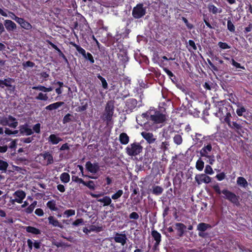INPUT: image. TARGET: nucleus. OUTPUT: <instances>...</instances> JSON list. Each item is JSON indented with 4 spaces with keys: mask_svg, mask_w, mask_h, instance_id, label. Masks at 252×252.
I'll list each match as a JSON object with an SVG mask.
<instances>
[{
    "mask_svg": "<svg viewBox=\"0 0 252 252\" xmlns=\"http://www.w3.org/2000/svg\"><path fill=\"white\" fill-rule=\"evenodd\" d=\"M174 228L178 231V235L181 237L186 229V226L183 223H176L174 225Z\"/></svg>",
    "mask_w": 252,
    "mask_h": 252,
    "instance_id": "obj_18",
    "label": "nucleus"
},
{
    "mask_svg": "<svg viewBox=\"0 0 252 252\" xmlns=\"http://www.w3.org/2000/svg\"><path fill=\"white\" fill-rule=\"evenodd\" d=\"M86 167L89 171L93 173H96L99 169V166L97 163L93 164L90 161L86 162Z\"/></svg>",
    "mask_w": 252,
    "mask_h": 252,
    "instance_id": "obj_12",
    "label": "nucleus"
},
{
    "mask_svg": "<svg viewBox=\"0 0 252 252\" xmlns=\"http://www.w3.org/2000/svg\"><path fill=\"white\" fill-rule=\"evenodd\" d=\"M246 111V109L244 106H241L236 110V113L239 116H242L243 113Z\"/></svg>",
    "mask_w": 252,
    "mask_h": 252,
    "instance_id": "obj_46",
    "label": "nucleus"
},
{
    "mask_svg": "<svg viewBox=\"0 0 252 252\" xmlns=\"http://www.w3.org/2000/svg\"><path fill=\"white\" fill-rule=\"evenodd\" d=\"M63 103H64L63 102H57L56 103H52L51 104H50V105L47 106L45 107V109L46 110H55V109H57V108H58L59 107H60L62 105H63Z\"/></svg>",
    "mask_w": 252,
    "mask_h": 252,
    "instance_id": "obj_22",
    "label": "nucleus"
},
{
    "mask_svg": "<svg viewBox=\"0 0 252 252\" xmlns=\"http://www.w3.org/2000/svg\"><path fill=\"white\" fill-rule=\"evenodd\" d=\"M129 217L130 219L138 220L139 219V215L136 212L131 213Z\"/></svg>",
    "mask_w": 252,
    "mask_h": 252,
    "instance_id": "obj_57",
    "label": "nucleus"
},
{
    "mask_svg": "<svg viewBox=\"0 0 252 252\" xmlns=\"http://www.w3.org/2000/svg\"><path fill=\"white\" fill-rule=\"evenodd\" d=\"M237 184L242 187L246 188L248 186V182L246 179L243 177H239L237 179Z\"/></svg>",
    "mask_w": 252,
    "mask_h": 252,
    "instance_id": "obj_27",
    "label": "nucleus"
},
{
    "mask_svg": "<svg viewBox=\"0 0 252 252\" xmlns=\"http://www.w3.org/2000/svg\"><path fill=\"white\" fill-rule=\"evenodd\" d=\"M118 46H120L118 49L121 50V48L123 47V44H121ZM117 56L120 62H121V63H126L129 61V58L127 56L126 52L124 51H120V52L117 54Z\"/></svg>",
    "mask_w": 252,
    "mask_h": 252,
    "instance_id": "obj_11",
    "label": "nucleus"
},
{
    "mask_svg": "<svg viewBox=\"0 0 252 252\" xmlns=\"http://www.w3.org/2000/svg\"><path fill=\"white\" fill-rule=\"evenodd\" d=\"M14 196H15L14 201L18 203H21L26 196V194L22 190H18L15 192Z\"/></svg>",
    "mask_w": 252,
    "mask_h": 252,
    "instance_id": "obj_15",
    "label": "nucleus"
},
{
    "mask_svg": "<svg viewBox=\"0 0 252 252\" xmlns=\"http://www.w3.org/2000/svg\"><path fill=\"white\" fill-rule=\"evenodd\" d=\"M97 77L101 81L103 88L104 89H107L108 85L106 80L101 76L99 74H97Z\"/></svg>",
    "mask_w": 252,
    "mask_h": 252,
    "instance_id": "obj_40",
    "label": "nucleus"
},
{
    "mask_svg": "<svg viewBox=\"0 0 252 252\" xmlns=\"http://www.w3.org/2000/svg\"><path fill=\"white\" fill-rule=\"evenodd\" d=\"M0 125L3 126H8L12 128H16L18 125V122L15 118L11 115L0 116Z\"/></svg>",
    "mask_w": 252,
    "mask_h": 252,
    "instance_id": "obj_3",
    "label": "nucleus"
},
{
    "mask_svg": "<svg viewBox=\"0 0 252 252\" xmlns=\"http://www.w3.org/2000/svg\"><path fill=\"white\" fill-rule=\"evenodd\" d=\"M55 50L60 58H63V59H64L65 60V61L66 62V63H68L67 59H66L65 56L64 55V54L62 52V51L58 47H57V48H56V49H55Z\"/></svg>",
    "mask_w": 252,
    "mask_h": 252,
    "instance_id": "obj_42",
    "label": "nucleus"
},
{
    "mask_svg": "<svg viewBox=\"0 0 252 252\" xmlns=\"http://www.w3.org/2000/svg\"><path fill=\"white\" fill-rule=\"evenodd\" d=\"M221 58H223L224 59L227 60L230 62H232L231 63H238L237 62H235L234 60L233 59L232 56H229V57H226L225 55L224 54L223 55H221Z\"/></svg>",
    "mask_w": 252,
    "mask_h": 252,
    "instance_id": "obj_52",
    "label": "nucleus"
},
{
    "mask_svg": "<svg viewBox=\"0 0 252 252\" xmlns=\"http://www.w3.org/2000/svg\"><path fill=\"white\" fill-rule=\"evenodd\" d=\"M212 150V146L211 145H208L202 148L200 151V154L201 156L206 157L209 152Z\"/></svg>",
    "mask_w": 252,
    "mask_h": 252,
    "instance_id": "obj_28",
    "label": "nucleus"
},
{
    "mask_svg": "<svg viewBox=\"0 0 252 252\" xmlns=\"http://www.w3.org/2000/svg\"><path fill=\"white\" fill-rule=\"evenodd\" d=\"M9 13L10 14V16L11 19L15 21L18 23L19 21V20H20L21 18L18 17L12 12L9 11Z\"/></svg>",
    "mask_w": 252,
    "mask_h": 252,
    "instance_id": "obj_49",
    "label": "nucleus"
},
{
    "mask_svg": "<svg viewBox=\"0 0 252 252\" xmlns=\"http://www.w3.org/2000/svg\"><path fill=\"white\" fill-rule=\"evenodd\" d=\"M13 82L11 78L5 79L4 80H0V87L3 88L4 86L11 87Z\"/></svg>",
    "mask_w": 252,
    "mask_h": 252,
    "instance_id": "obj_26",
    "label": "nucleus"
},
{
    "mask_svg": "<svg viewBox=\"0 0 252 252\" xmlns=\"http://www.w3.org/2000/svg\"><path fill=\"white\" fill-rule=\"evenodd\" d=\"M150 114H151L150 112H147L145 113H143L141 116L137 117L136 121H137V123L139 125L142 126V123H139L140 119H146V120H148V117H149V115H150Z\"/></svg>",
    "mask_w": 252,
    "mask_h": 252,
    "instance_id": "obj_33",
    "label": "nucleus"
},
{
    "mask_svg": "<svg viewBox=\"0 0 252 252\" xmlns=\"http://www.w3.org/2000/svg\"><path fill=\"white\" fill-rule=\"evenodd\" d=\"M49 222L50 224H52L54 226H58L60 228H63V225L60 223L59 221L55 219L53 216H50L48 218Z\"/></svg>",
    "mask_w": 252,
    "mask_h": 252,
    "instance_id": "obj_25",
    "label": "nucleus"
},
{
    "mask_svg": "<svg viewBox=\"0 0 252 252\" xmlns=\"http://www.w3.org/2000/svg\"><path fill=\"white\" fill-rule=\"evenodd\" d=\"M64 215L66 216V217H69L70 216H73L75 214V211L74 210H67L64 211Z\"/></svg>",
    "mask_w": 252,
    "mask_h": 252,
    "instance_id": "obj_48",
    "label": "nucleus"
},
{
    "mask_svg": "<svg viewBox=\"0 0 252 252\" xmlns=\"http://www.w3.org/2000/svg\"><path fill=\"white\" fill-rule=\"evenodd\" d=\"M128 156H135L138 155L142 150V147L137 143H134L128 145L126 149Z\"/></svg>",
    "mask_w": 252,
    "mask_h": 252,
    "instance_id": "obj_5",
    "label": "nucleus"
},
{
    "mask_svg": "<svg viewBox=\"0 0 252 252\" xmlns=\"http://www.w3.org/2000/svg\"><path fill=\"white\" fill-rule=\"evenodd\" d=\"M71 115L69 114H66L63 119V123L65 124L71 121Z\"/></svg>",
    "mask_w": 252,
    "mask_h": 252,
    "instance_id": "obj_55",
    "label": "nucleus"
},
{
    "mask_svg": "<svg viewBox=\"0 0 252 252\" xmlns=\"http://www.w3.org/2000/svg\"><path fill=\"white\" fill-rule=\"evenodd\" d=\"M204 22L205 23V25L210 29H215V27H214L213 25H211L209 21V19L206 17H204Z\"/></svg>",
    "mask_w": 252,
    "mask_h": 252,
    "instance_id": "obj_51",
    "label": "nucleus"
},
{
    "mask_svg": "<svg viewBox=\"0 0 252 252\" xmlns=\"http://www.w3.org/2000/svg\"><path fill=\"white\" fill-rule=\"evenodd\" d=\"M166 119V116L158 111L155 112L154 114H150V120L156 124L162 123Z\"/></svg>",
    "mask_w": 252,
    "mask_h": 252,
    "instance_id": "obj_8",
    "label": "nucleus"
},
{
    "mask_svg": "<svg viewBox=\"0 0 252 252\" xmlns=\"http://www.w3.org/2000/svg\"><path fill=\"white\" fill-rule=\"evenodd\" d=\"M174 142L177 145H180L182 143V136L179 134H176L173 138Z\"/></svg>",
    "mask_w": 252,
    "mask_h": 252,
    "instance_id": "obj_41",
    "label": "nucleus"
},
{
    "mask_svg": "<svg viewBox=\"0 0 252 252\" xmlns=\"http://www.w3.org/2000/svg\"><path fill=\"white\" fill-rule=\"evenodd\" d=\"M34 208L32 207L31 205H30L26 210L25 212L28 214H30L32 212Z\"/></svg>",
    "mask_w": 252,
    "mask_h": 252,
    "instance_id": "obj_63",
    "label": "nucleus"
},
{
    "mask_svg": "<svg viewBox=\"0 0 252 252\" xmlns=\"http://www.w3.org/2000/svg\"><path fill=\"white\" fill-rule=\"evenodd\" d=\"M70 45L74 47L76 52L75 55L79 58L84 60L85 62H89L90 63H94V61L93 55L90 52L81 47L80 45L76 44L74 42H70Z\"/></svg>",
    "mask_w": 252,
    "mask_h": 252,
    "instance_id": "obj_2",
    "label": "nucleus"
},
{
    "mask_svg": "<svg viewBox=\"0 0 252 252\" xmlns=\"http://www.w3.org/2000/svg\"><path fill=\"white\" fill-rule=\"evenodd\" d=\"M4 25L8 32L14 31L16 30V24L10 20H5L4 21Z\"/></svg>",
    "mask_w": 252,
    "mask_h": 252,
    "instance_id": "obj_13",
    "label": "nucleus"
},
{
    "mask_svg": "<svg viewBox=\"0 0 252 252\" xmlns=\"http://www.w3.org/2000/svg\"><path fill=\"white\" fill-rule=\"evenodd\" d=\"M114 104L112 102L109 101L107 103L103 117V120L107 121V124L112 120L114 113Z\"/></svg>",
    "mask_w": 252,
    "mask_h": 252,
    "instance_id": "obj_6",
    "label": "nucleus"
},
{
    "mask_svg": "<svg viewBox=\"0 0 252 252\" xmlns=\"http://www.w3.org/2000/svg\"><path fill=\"white\" fill-rule=\"evenodd\" d=\"M56 205L55 201L54 200L49 201L47 203V207L51 210L53 211L57 210V208L56 207Z\"/></svg>",
    "mask_w": 252,
    "mask_h": 252,
    "instance_id": "obj_38",
    "label": "nucleus"
},
{
    "mask_svg": "<svg viewBox=\"0 0 252 252\" xmlns=\"http://www.w3.org/2000/svg\"><path fill=\"white\" fill-rule=\"evenodd\" d=\"M18 23L20 25L22 28L25 30H30L32 28V25L24 18H21Z\"/></svg>",
    "mask_w": 252,
    "mask_h": 252,
    "instance_id": "obj_19",
    "label": "nucleus"
},
{
    "mask_svg": "<svg viewBox=\"0 0 252 252\" xmlns=\"http://www.w3.org/2000/svg\"><path fill=\"white\" fill-rule=\"evenodd\" d=\"M141 135L150 144L154 143L156 140V138L154 137V135L152 133L142 132Z\"/></svg>",
    "mask_w": 252,
    "mask_h": 252,
    "instance_id": "obj_17",
    "label": "nucleus"
},
{
    "mask_svg": "<svg viewBox=\"0 0 252 252\" xmlns=\"http://www.w3.org/2000/svg\"><path fill=\"white\" fill-rule=\"evenodd\" d=\"M210 227V225L205 223H200L197 225V229L200 231H205Z\"/></svg>",
    "mask_w": 252,
    "mask_h": 252,
    "instance_id": "obj_32",
    "label": "nucleus"
},
{
    "mask_svg": "<svg viewBox=\"0 0 252 252\" xmlns=\"http://www.w3.org/2000/svg\"><path fill=\"white\" fill-rule=\"evenodd\" d=\"M168 146H169V144L168 142H163L161 144L160 148L165 151L167 149Z\"/></svg>",
    "mask_w": 252,
    "mask_h": 252,
    "instance_id": "obj_60",
    "label": "nucleus"
},
{
    "mask_svg": "<svg viewBox=\"0 0 252 252\" xmlns=\"http://www.w3.org/2000/svg\"><path fill=\"white\" fill-rule=\"evenodd\" d=\"M49 97L46 94L40 93L38 95L35 97V99L40 100L46 101L48 99Z\"/></svg>",
    "mask_w": 252,
    "mask_h": 252,
    "instance_id": "obj_36",
    "label": "nucleus"
},
{
    "mask_svg": "<svg viewBox=\"0 0 252 252\" xmlns=\"http://www.w3.org/2000/svg\"><path fill=\"white\" fill-rule=\"evenodd\" d=\"M162 59H163L164 61H173L175 60L174 57H172V56L170 55H167V56H163L161 57Z\"/></svg>",
    "mask_w": 252,
    "mask_h": 252,
    "instance_id": "obj_53",
    "label": "nucleus"
},
{
    "mask_svg": "<svg viewBox=\"0 0 252 252\" xmlns=\"http://www.w3.org/2000/svg\"><path fill=\"white\" fill-rule=\"evenodd\" d=\"M189 50H192L196 51L197 50L196 45L194 41L192 40H189L188 42V45L187 46Z\"/></svg>",
    "mask_w": 252,
    "mask_h": 252,
    "instance_id": "obj_34",
    "label": "nucleus"
},
{
    "mask_svg": "<svg viewBox=\"0 0 252 252\" xmlns=\"http://www.w3.org/2000/svg\"><path fill=\"white\" fill-rule=\"evenodd\" d=\"M35 214L39 216H42L43 215V211L41 209H37L35 211Z\"/></svg>",
    "mask_w": 252,
    "mask_h": 252,
    "instance_id": "obj_64",
    "label": "nucleus"
},
{
    "mask_svg": "<svg viewBox=\"0 0 252 252\" xmlns=\"http://www.w3.org/2000/svg\"><path fill=\"white\" fill-rule=\"evenodd\" d=\"M32 89L35 90H39L43 92H45V87L44 86L39 85L37 86L32 87Z\"/></svg>",
    "mask_w": 252,
    "mask_h": 252,
    "instance_id": "obj_54",
    "label": "nucleus"
},
{
    "mask_svg": "<svg viewBox=\"0 0 252 252\" xmlns=\"http://www.w3.org/2000/svg\"><path fill=\"white\" fill-rule=\"evenodd\" d=\"M8 163L1 159H0V170L2 171V172H5L8 167Z\"/></svg>",
    "mask_w": 252,
    "mask_h": 252,
    "instance_id": "obj_37",
    "label": "nucleus"
},
{
    "mask_svg": "<svg viewBox=\"0 0 252 252\" xmlns=\"http://www.w3.org/2000/svg\"><path fill=\"white\" fill-rule=\"evenodd\" d=\"M39 156L40 158H42L41 162L43 165H48L54 162L53 156L49 152H45L41 153Z\"/></svg>",
    "mask_w": 252,
    "mask_h": 252,
    "instance_id": "obj_9",
    "label": "nucleus"
},
{
    "mask_svg": "<svg viewBox=\"0 0 252 252\" xmlns=\"http://www.w3.org/2000/svg\"><path fill=\"white\" fill-rule=\"evenodd\" d=\"M204 162L199 159L197 161L195 167L197 170L201 171L204 168Z\"/></svg>",
    "mask_w": 252,
    "mask_h": 252,
    "instance_id": "obj_39",
    "label": "nucleus"
},
{
    "mask_svg": "<svg viewBox=\"0 0 252 252\" xmlns=\"http://www.w3.org/2000/svg\"><path fill=\"white\" fill-rule=\"evenodd\" d=\"M60 179L64 183H68L70 180V176L67 173L64 172L61 175Z\"/></svg>",
    "mask_w": 252,
    "mask_h": 252,
    "instance_id": "obj_29",
    "label": "nucleus"
},
{
    "mask_svg": "<svg viewBox=\"0 0 252 252\" xmlns=\"http://www.w3.org/2000/svg\"><path fill=\"white\" fill-rule=\"evenodd\" d=\"M163 190V189L159 186H154L153 188V193L157 195L161 194Z\"/></svg>",
    "mask_w": 252,
    "mask_h": 252,
    "instance_id": "obj_35",
    "label": "nucleus"
},
{
    "mask_svg": "<svg viewBox=\"0 0 252 252\" xmlns=\"http://www.w3.org/2000/svg\"><path fill=\"white\" fill-rule=\"evenodd\" d=\"M123 194V191L121 189H119L116 193L112 195V199L114 200H117Z\"/></svg>",
    "mask_w": 252,
    "mask_h": 252,
    "instance_id": "obj_43",
    "label": "nucleus"
},
{
    "mask_svg": "<svg viewBox=\"0 0 252 252\" xmlns=\"http://www.w3.org/2000/svg\"><path fill=\"white\" fill-rule=\"evenodd\" d=\"M221 87L224 90V92H227V93H228V94L226 93H223L225 99H228L230 101H231L230 97H232V95H233V91H232V90L231 89H229V90L225 91L224 88H223V87L222 85H221Z\"/></svg>",
    "mask_w": 252,
    "mask_h": 252,
    "instance_id": "obj_31",
    "label": "nucleus"
},
{
    "mask_svg": "<svg viewBox=\"0 0 252 252\" xmlns=\"http://www.w3.org/2000/svg\"><path fill=\"white\" fill-rule=\"evenodd\" d=\"M225 100H221V114L224 115L223 123L227 124L230 128L238 132L242 126L236 122L238 117L232 106L229 104L225 106Z\"/></svg>",
    "mask_w": 252,
    "mask_h": 252,
    "instance_id": "obj_1",
    "label": "nucleus"
},
{
    "mask_svg": "<svg viewBox=\"0 0 252 252\" xmlns=\"http://www.w3.org/2000/svg\"><path fill=\"white\" fill-rule=\"evenodd\" d=\"M40 125L39 124H37L33 127V130L36 132L39 133L40 132Z\"/></svg>",
    "mask_w": 252,
    "mask_h": 252,
    "instance_id": "obj_62",
    "label": "nucleus"
},
{
    "mask_svg": "<svg viewBox=\"0 0 252 252\" xmlns=\"http://www.w3.org/2000/svg\"><path fill=\"white\" fill-rule=\"evenodd\" d=\"M221 193L225 195L226 199L229 200L234 205L237 206H239L240 205L239 196H237L234 193L226 189L222 190Z\"/></svg>",
    "mask_w": 252,
    "mask_h": 252,
    "instance_id": "obj_7",
    "label": "nucleus"
},
{
    "mask_svg": "<svg viewBox=\"0 0 252 252\" xmlns=\"http://www.w3.org/2000/svg\"><path fill=\"white\" fill-rule=\"evenodd\" d=\"M252 30V24L250 23L248 27H246L245 28V30L244 31V32L245 33H247L249 32H250Z\"/></svg>",
    "mask_w": 252,
    "mask_h": 252,
    "instance_id": "obj_58",
    "label": "nucleus"
},
{
    "mask_svg": "<svg viewBox=\"0 0 252 252\" xmlns=\"http://www.w3.org/2000/svg\"><path fill=\"white\" fill-rule=\"evenodd\" d=\"M83 222V220L82 219H79L76 220L75 221H74L72 223L73 225L77 226L80 224H82Z\"/></svg>",
    "mask_w": 252,
    "mask_h": 252,
    "instance_id": "obj_61",
    "label": "nucleus"
},
{
    "mask_svg": "<svg viewBox=\"0 0 252 252\" xmlns=\"http://www.w3.org/2000/svg\"><path fill=\"white\" fill-rule=\"evenodd\" d=\"M227 29L231 32H234L235 31V27L234 24L232 23L230 20L227 21Z\"/></svg>",
    "mask_w": 252,
    "mask_h": 252,
    "instance_id": "obj_45",
    "label": "nucleus"
},
{
    "mask_svg": "<svg viewBox=\"0 0 252 252\" xmlns=\"http://www.w3.org/2000/svg\"><path fill=\"white\" fill-rule=\"evenodd\" d=\"M26 230L28 232L34 234H39L40 233V231L38 229L32 226H27L26 228Z\"/></svg>",
    "mask_w": 252,
    "mask_h": 252,
    "instance_id": "obj_30",
    "label": "nucleus"
},
{
    "mask_svg": "<svg viewBox=\"0 0 252 252\" xmlns=\"http://www.w3.org/2000/svg\"><path fill=\"white\" fill-rule=\"evenodd\" d=\"M195 180L198 185L202 183L208 184L211 182V178L205 174L196 175Z\"/></svg>",
    "mask_w": 252,
    "mask_h": 252,
    "instance_id": "obj_10",
    "label": "nucleus"
},
{
    "mask_svg": "<svg viewBox=\"0 0 252 252\" xmlns=\"http://www.w3.org/2000/svg\"><path fill=\"white\" fill-rule=\"evenodd\" d=\"M83 185L88 187L90 189H94V182L92 181H90L87 183L85 182V183Z\"/></svg>",
    "mask_w": 252,
    "mask_h": 252,
    "instance_id": "obj_47",
    "label": "nucleus"
},
{
    "mask_svg": "<svg viewBox=\"0 0 252 252\" xmlns=\"http://www.w3.org/2000/svg\"><path fill=\"white\" fill-rule=\"evenodd\" d=\"M127 238L125 234L117 233L114 237V240L116 242L121 243L122 245L124 246L126 243Z\"/></svg>",
    "mask_w": 252,
    "mask_h": 252,
    "instance_id": "obj_16",
    "label": "nucleus"
},
{
    "mask_svg": "<svg viewBox=\"0 0 252 252\" xmlns=\"http://www.w3.org/2000/svg\"><path fill=\"white\" fill-rule=\"evenodd\" d=\"M97 201L103 203V206L110 205L111 207H114L113 205L111 204L112 200L109 196H105L102 198L98 199H97Z\"/></svg>",
    "mask_w": 252,
    "mask_h": 252,
    "instance_id": "obj_20",
    "label": "nucleus"
},
{
    "mask_svg": "<svg viewBox=\"0 0 252 252\" xmlns=\"http://www.w3.org/2000/svg\"><path fill=\"white\" fill-rule=\"evenodd\" d=\"M62 140V138L58 137L55 134H51L49 137V141L51 142L53 144H57Z\"/></svg>",
    "mask_w": 252,
    "mask_h": 252,
    "instance_id": "obj_24",
    "label": "nucleus"
},
{
    "mask_svg": "<svg viewBox=\"0 0 252 252\" xmlns=\"http://www.w3.org/2000/svg\"><path fill=\"white\" fill-rule=\"evenodd\" d=\"M19 131L21 134H25L26 135H29L32 133V130L25 125H23L20 126Z\"/></svg>",
    "mask_w": 252,
    "mask_h": 252,
    "instance_id": "obj_21",
    "label": "nucleus"
},
{
    "mask_svg": "<svg viewBox=\"0 0 252 252\" xmlns=\"http://www.w3.org/2000/svg\"><path fill=\"white\" fill-rule=\"evenodd\" d=\"M151 235L156 241V243L154 245V248L155 250H156L161 241V235L157 231L155 230L152 231Z\"/></svg>",
    "mask_w": 252,
    "mask_h": 252,
    "instance_id": "obj_14",
    "label": "nucleus"
},
{
    "mask_svg": "<svg viewBox=\"0 0 252 252\" xmlns=\"http://www.w3.org/2000/svg\"><path fill=\"white\" fill-rule=\"evenodd\" d=\"M182 20L185 23L189 30H190L193 28V25L192 24L189 23L186 18L182 17Z\"/></svg>",
    "mask_w": 252,
    "mask_h": 252,
    "instance_id": "obj_44",
    "label": "nucleus"
},
{
    "mask_svg": "<svg viewBox=\"0 0 252 252\" xmlns=\"http://www.w3.org/2000/svg\"><path fill=\"white\" fill-rule=\"evenodd\" d=\"M146 13V9L142 3H138L133 8L132 15L135 19H140Z\"/></svg>",
    "mask_w": 252,
    "mask_h": 252,
    "instance_id": "obj_4",
    "label": "nucleus"
},
{
    "mask_svg": "<svg viewBox=\"0 0 252 252\" xmlns=\"http://www.w3.org/2000/svg\"><path fill=\"white\" fill-rule=\"evenodd\" d=\"M119 140L121 144L126 145L129 142V137L126 133H122L120 135Z\"/></svg>",
    "mask_w": 252,
    "mask_h": 252,
    "instance_id": "obj_23",
    "label": "nucleus"
},
{
    "mask_svg": "<svg viewBox=\"0 0 252 252\" xmlns=\"http://www.w3.org/2000/svg\"><path fill=\"white\" fill-rule=\"evenodd\" d=\"M205 173L208 174H212L213 173V172L212 168H211V167L210 165H207L206 166L205 169Z\"/></svg>",
    "mask_w": 252,
    "mask_h": 252,
    "instance_id": "obj_56",
    "label": "nucleus"
},
{
    "mask_svg": "<svg viewBox=\"0 0 252 252\" xmlns=\"http://www.w3.org/2000/svg\"><path fill=\"white\" fill-rule=\"evenodd\" d=\"M209 10L212 12L214 14H216L218 11V8L214 5H210Z\"/></svg>",
    "mask_w": 252,
    "mask_h": 252,
    "instance_id": "obj_59",
    "label": "nucleus"
},
{
    "mask_svg": "<svg viewBox=\"0 0 252 252\" xmlns=\"http://www.w3.org/2000/svg\"><path fill=\"white\" fill-rule=\"evenodd\" d=\"M72 180L73 181H74L75 182L81 183L82 184H84L85 183V182L81 178H79L77 176H73L72 177Z\"/></svg>",
    "mask_w": 252,
    "mask_h": 252,
    "instance_id": "obj_50",
    "label": "nucleus"
}]
</instances>
